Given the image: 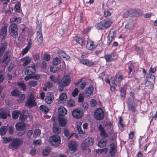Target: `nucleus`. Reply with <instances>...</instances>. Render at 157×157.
<instances>
[{
  "label": "nucleus",
  "instance_id": "1",
  "mask_svg": "<svg viewBox=\"0 0 157 157\" xmlns=\"http://www.w3.org/2000/svg\"><path fill=\"white\" fill-rule=\"evenodd\" d=\"M36 70L35 67L32 66L28 67L26 69L25 73L27 76L25 77V79L28 81L30 79L33 78L36 80L39 79L40 76L38 74H35Z\"/></svg>",
  "mask_w": 157,
  "mask_h": 157
},
{
  "label": "nucleus",
  "instance_id": "2",
  "mask_svg": "<svg viewBox=\"0 0 157 157\" xmlns=\"http://www.w3.org/2000/svg\"><path fill=\"white\" fill-rule=\"evenodd\" d=\"M71 78L69 75H64L62 79L57 82L58 90L59 91L63 90L65 87L68 86L71 82Z\"/></svg>",
  "mask_w": 157,
  "mask_h": 157
},
{
  "label": "nucleus",
  "instance_id": "3",
  "mask_svg": "<svg viewBox=\"0 0 157 157\" xmlns=\"http://www.w3.org/2000/svg\"><path fill=\"white\" fill-rule=\"evenodd\" d=\"M113 23V21L112 20L106 18L97 23L96 25V27L98 29H103L104 28L108 29L111 26Z\"/></svg>",
  "mask_w": 157,
  "mask_h": 157
},
{
  "label": "nucleus",
  "instance_id": "4",
  "mask_svg": "<svg viewBox=\"0 0 157 157\" xmlns=\"http://www.w3.org/2000/svg\"><path fill=\"white\" fill-rule=\"evenodd\" d=\"M23 143L22 139L19 138L14 139L12 140L8 146L9 148L12 149L13 150L17 149L18 147L22 145Z\"/></svg>",
  "mask_w": 157,
  "mask_h": 157
},
{
  "label": "nucleus",
  "instance_id": "5",
  "mask_svg": "<svg viewBox=\"0 0 157 157\" xmlns=\"http://www.w3.org/2000/svg\"><path fill=\"white\" fill-rule=\"evenodd\" d=\"M17 25L15 23L11 24L9 28V31L10 36L14 38L17 37L18 35Z\"/></svg>",
  "mask_w": 157,
  "mask_h": 157
},
{
  "label": "nucleus",
  "instance_id": "6",
  "mask_svg": "<svg viewBox=\"0 0 157 157\" xmlns=\"http://www.w3.org/2000/svg\"><path fill=\"white\" fill-rule=\"evenodd\" d=\"M49 142L51 145L58 147L61 144V139L58 136L53 135L49 138Z\"/></svg>",
  "mask_w": 157,
  "mask_h": 157
},
{
  "label": "nucleus",
  "instance_id": "7",
  "mask_svg": "<svg viewBox=\"0 0 157 157\" xmlns=\"http://www.w3.org/2000/svg\"><path fill=\"white\" fill-rule=\"evenodd\" d=\"M11 57V52L10 51H6L4 54L2 60L4 66L5 67L8 65L10 60Z\"/></svg>",
  "mask_w": 157,
  "mask_h": 157
},
{
  "label": "nucleus",
  "instance_id": "8",
  "mask_svg": "<svg viewBox=\"0 0 157 157\" xmlns=\"http://www.w3.org/2000/svg\"><path fill=\"white\" fill-rule=\"evenodd\" d=\"M16 129L18 131H20L17 133V135L19 136H23L25 132V125L21 123H18L15 125Z\"/></svg>",
  "mask_w": 157,
  "mask_h": 157
},
{
  "label": "nucleus",
  "instance_id": "9",
  "mask_svg": "<svg viewBox=\"0 0 157 157\" xmlns=\"http://www.w3.org/2000/svg\"><path fill=\"white\" fill-rule=\"evenodd\" d=\"M94 115L96 119L101 120L104 118V113L101 109L98 108L94 111Z\"/></svg>",
  "mask_w": 157,
  "mask_h": 157
},
{
  "label": "nucleus",
  "instance_id": "10",
  "mask_svg": "<svg viewBox=\"0 0 157 157\" xmlns=\"http://www.w3.org/2000/svg\"><path fill=\"white\" fill-rule=\"evenodd\" d=\"M117 56L115 53H113L111 54H106L105 56L107 62H111L116 60L117 58Z\"/></svg>",
  "mask_w": 157,
  "mask_h": 157
},
{
  "label": "nucleus",
  "instance_id": "11",
  "mask_svg": "<svg viewBox=\"0 0 157 157\" xmlns=\"http://www.w3.org/2000/svg\"><path fill=\"white\" fill-rule=\"evenodd\" d=\"M26 106L31 108L35 105V99L32 96H30L26 101L25 104Z\"/></svg>",
  "mask_w": 157,
  "mask_h": 157
},
{
  "label": "nucleus",
  "instance_id": "12",
  "mask_svg": "<svg viewBox=\"0 0 157 157\" xmlns=\"http://www.w3.org/2000/svg\"><path fill=\"white\" fill-rule=\"evenodd\" d=\"M69 150L71 151V153L75 152L77 149V143L74 141H71L68 145Z\"/></svg>",
  "mask_w": 157,
  "mask_h": 157
},
{
  "label": "nucleus",
  "instance_id": "13",
  "mask_svg": "<svg viewBox=\"0 0 157 157\" xmlns=\"http://www.w3.org/2000/svg\"><path fill=\"white\" fill-rule=\"evenodd\" d=\"M128 107L129 109L132 112H134L136 107L135 103L133 99L129 98L127 101Z\"/></svg>",
  "mask_w": 157,
  "mask_h": 157
},
{
  "label": "nucleus",
  "instance_id": "14",
  "mask_svg": "<svg viewBox=\"0 0 157 157\" xmlns=\"http://www.w3.org/2000/svg\"><path fill=\"white\" fill-rule=\"evenodd\" d=\"M7 115L10 116L8 110L6 108L1 109L0 112V117L5 119L7 118Z\"/></svg>",
  "mask_w": 157,
  "mask_h": 157
},
{
  "label": "nucleus",
  "instance_id": "15",
  "mask_svg": "<svg viewBox=\"0 0 157 157\" xmlns=\"http://www.w3.org/2000/svg\"><path fill=\"white\" fill-rule=\"evenodd\" d=\"M54 96L52 93L49 92L46 95L45 100L46 102L48 104H51L53 101Z\"/></svg>",
  "mask_w": 157,
  "mask_h": 157
},
{
  "label": "nucleus",
  "instance_id": "16",
  "mask_svg": "<svg viewBox=\"0 0 157 157\" xmlns=\"http://www.w3.org/2000/svg\"><path fill=\"white\" fill-rule=\"evenodd\" d=\"M87 44L86 45V48L88 50H93L96 48V46L94 44V42L90 41L89 39L87 40Z\"/></svg>",
  "mask_w": 157,
  "mask_h": 157
},
{
  "label": "nucleus",
  "instance_id": "17",
  "mask_svg": "<svg viewBox=\"0 0 157 157\" xmlns=\"http://www.w3.org/2000/svg\"><path fill=\"white\" fill-rule=\"evenodd\" d=\"M21 61L24 62L23 64L24 67L26 66L31 61L32 58L29 56H26L21 59Z\"/></svg>",
  "mask_w": 157,
  "mask_h": 157
},
{
  "label": "nucleus",
  "instance_id": "18",
  "mask_svg": "<svg viewBox=\"0 0 157 157\" xmlns=\"http://www.w3.org/2000/svg\"><path fill=\"white\" fill-rule=\"evenodd\" d=\"M73 117L75 118L79 119L82 116V113L80 110L77 109L73 111L72 113Z\"/></svg>",
  "mask_w": 157,
  "mask_h": 157
},
{
  "label": "nucleus",
  "instance_id": "19",
  "mask_svg": "<svg viewBox=\"0 0 157 157\" xmlns=\"http://www.w3.org/2000/svg\"><path fill=\"white\" fill-rule=\"evenodd\" d=\"M7 27L5 26L2 27L0 31V38L2 40L4 39L7 34Z\"/></svg>",
  "mask_w": 157,
  "mask_h": 157
},
{
  "label": "nucleus",
  "instance_id": "20",
  "mask_svg": "<svg viewBox=\"0 0 157 157\" xmlns=\"http://www.w3.org/2000/svg\"><path fill=\"white\" fill-rule=\"evenodd\" d=\"M98 130L100 132V136L103 138H106L108 135L104 128L101 125H100L98 127Z\"/></svg>",
  "mask_w": 157,
  "mask_h": 157
},
{
  "label": "nucleus",
  "instance_id": "21",
  "mask_svg": "<svg viewBox=\"0 0 157 157\" xmlns=\"http://www.w3.org/2000/svg\"><path fill=\"white\" fill-rule=\"evenodd\" d=\"M66 98L67 96L65 94L62 93L59 96L58 104H61L64 103L66 101Z\"/></svg>",
  "mask_w": 157,
  "mask_h": 157
},
{
  "label": "nucleus",
  "instance_id": "22",
  "mask_svg": "<svg viewBox=\"0 0 157 157\" xmlns=\"http://www.w3.org/2000/svg\"><path fill=\"white\" fill-rule=\"evenodd\" d=\"M58 121L59 125L62 127L64 126L67 123V120L64 117H59Z\"/></svg>",
  "mask_w": 157,
  "mask_h": 157
},
{
  "label": "nucleus",
  "instance_id": "23",
  "mask_svg": "<svg viewBox=\"0 0 157 157\" xmlns=\"http://www.w3.org/2000/svg\"><path fill=\"white\" fill-rule=\"evenodd\" d=\"M67 113L66 109L63 107H60L58 109V114L59 115L64 116Z\"/></svg>",
  "mask_w": 157,
  "mask_h": 157
},
{
  "label": "nucleus",
  "instance_id": "24",
  "mask_svg": "<svg viewBox=\"0 0 157 157\" xmlns=\"http://www.w3.org/2000/svg\"><path fill=\"white\" fill-rule=\"evenodd\" d=\"M31 40H30V41L28 42L27 46L25 48L23 49L21 52V54L23 56L28 52L29 50L31 48Z\"/></svg>",
  "mask_w": 157,
  "mask_h": 157
},
{
  "label": "nucleus",
  "instance_id": "25",
  "mask_svg": "<svg viewBox=\"0 0 157 157\" xmlns=\"http://www.w3.org/2000/svg\"><path fill=\"white\" fill-rule=\"evenodd\" d=\"M135 24V21L132 20H130L127 24L125 25V28L127 29H131L134 26Z\"/></svg>",
  "mask_w": 157,
  "mask_h": 157
},
{
  "label": "nucleus",
  "instance_id": "26",
  "mask_svg": "<svg viewBox=\"0 0 157 157\" xmlns=\"http://www.w3.org/2000/svg\"><path fill=\"white\" fill-rule=\"evenodd\" d=\"M82 122H78L76 124V128L79 134H82L85 132V131L83 130L81 128Z\"/></svg>",
  "mask_w": 157,
  "mask_h": 157
},
{
  "label": "nucleus",
  "instance_id": "27",
  "mask_svg": "<svg viewBox=\"0 0 157 157\" xmlns=\"http://www.w3.org/2000/svg\"><path fill=\"white\" fill-rule=\"evenodd\" d=\"M93 86L92 85L90 86L88 88H86L85 91L86 96H89L91 95L93 93Z\"/></svg>",
  "mask_w": 157,
  "mask_h": 157
},
{
  "label": "nucleus",
  "instance_id": "28",
  "mask_svg": "<svg viewBox=\"0 0 157 157\" xmlns=\"http://www.w3.org/2000/svg\"><path fill=\"white\" fill-rule=\"evenodd\" d=\"M58 54L60 57L65 58L67 60L69 59V56L62 50H59L58 52Z\"/></svg>",
  "mask_w": 157,
  "mask_h": 157
},
{
  "label": "nucleus",
  "instance_id": "29",
  "mask_svg": "<svg viewBox=\"0 0 157 157\" xmlns=\"http://www.w3.org/2000/svg\"><path fill=\"white\" fill-rule=\"evenodd\" d=\"M63 133L65 136L68 139H69L74 134L73 133H70L68 130L66 128L63 129Z\"/></svg>",
  "mask_w": 157,
  "mask_h": 157
},
{
  "label": "nucleus",
  "instance_id": "30",
  "mask_svg": "<svg viewBox=\"0 0 157 157\" xmlns=\"http://www.w3.org/2000/svg\"><path fill=\"white\" fill-rule=\"evenodd\" d=\"M37 38L39 43H41L42 42L43 37L41 30L38 31L37 33Z\"/></svg>",
  "mask_w": 157,
  "mask_h": 157
},
{
  "label": "nucleus",
  "instance_id": "31",
  "mask_svg": "<svg viewBox=\"0 0 157 157\" xmlns=\"http://www.w3.org/2000/svg\"><path fill=\"white\" fill-rule=\"evenodd\" d=\"M8 130V127L6 126L2 127L0 128V134L1 136L5 135Z\"/></svg>",
  "mask_w": 157,
  "mask_h": 157
},
{
  "label": "nucleus",
  "instance_id": "32",
  "mask_svg": "<svg viewBox=\"0 0 157 157\" xmlns=\"http://www.w3.org/2000/svg\"><path fill=\"white\" fill-rule=\"evenodd\" d=\"M11 22H16L17 24H20L21 23V18L20 17H12L10 19Z\"/></svg>",
  "mask_w": 157,
  "mask_h": 157
},
{
  "label": "nucleus",
  "instance_id": "33",
  "mask_svg": "<svg viewBox=\"0 0 157 157\" xmlns=\"http://www.w3.org/2000/svg\"><path fill=\"white\" fill-rule=\"evenodd\" d=\"M61 62L60 58L57 57L54 58L52 62L53 65L56 66L60 63Z\"/></svg>",
  "mask_w": 157,
  "mask_h": 157
},
{
  "label": "nucleus",
  "instance_id": "34",
  "mask_svg": "<svg viewBox=\"0 0 157 157\" xmlns=\"http://www.w3.org/2000/svg\"><path fill=\"white\" fill-rule=\"evenodd\" d=\"M40 110L44 113H47L49 111V109L45 105H41L40 107Z\"/></svg>",
  "mask_w": 157,
  "mask_h": 157
},
{
  "label": "nucleus",
  "instance_id": "35",
  "mask_svg": "<svg viewBox=\"0 0 157 157\" xmlns=\"http://www.w3.org/2000/svg\"><path fill=\"white\" fill-rule=\"evenodd\" d=\"M20 111L17 110H15L13 112L12 114V117L14 119H17L20 113Z\"/></svg>",
  "mask_w": 157,
  "mask_h": 157
},
{
  "label": "nucleus",
  "instance_id": "36",
  "mask_svg": "<svg viewBox=\"0 0 157 157\" xmlns=\"http://www.w3.org/2000/svg\"><path fill=\"white\" fill-rule=\"evenodd\" d=\"M40 134V130L39 129H36L34 131L33 136L34 138H35L39 136Z\"/></svg>",
  "mask_w": 157,
  "mask_h": 157
},
{
  "label": "nucleus",
  "instance_id": "37",
  "mask_svg": "<svg viewBox=\"0 0 157 157\" xmlns=\"http://www.w3.org/2000/svg\"><path fill=\"white\" fill-rule=\"evenodd\" d=\"M85 141L90 146H92L94 143V140L91 137H88L85 140Z\"/></svg>",
  "mask_w": 157,
  "mask_h": 157
},
{
  "label": "nucleus",
  "instance_id": "38",
  "mask_svg": "<svg viewBox=\"0 0 157 157\" xmlns=\"http://www.w3.org/2000/svg\"><path fill=\"white\" fill-rule=\"evenodd\" d=\"M145 86L148 89H152L153 88V85L152 82L150 81H147L145 83Z\"/></svg>",
  "mask_w": 157,
  "mask_h": 157
},
{
  "label": "nucleus",
  "instance_id": "39",
  "mask_svg": "<svg viewBox=\"0 0 157 157\" xmlns=\"http://www.w3.org/2000/svg\"><path fill=\"white\" fill-rule=\"evenodd\" d=\"M120 92L121 93V97L123 98H124L126 95V89L124 87L122 88Z\"/></svg>",
  "mask_w": 157,
  "mask_h": 157
},
{
  "label": "nucleus",
  "instance_id": "40",
  "mask_svg": "<svg viewBox=\"0 0 157 157\" xmlns=\"http://www.w3.org/2000/svg\"><path fill=\"white\" fill-rule=\"evenodd\" d=\"M20 94V91L17 89H14L11 92V95L13 96H18Z\"/></svg>",
  "mask_w": 157,
  "mask_h": 157
},
{
  "label": "nucleus",
  "instance_id": "41",
  "mask_svg": "<svg viewBox=\"0 0 157 157\" xmlns=\"http://www.w3.org/2000/svg\"><path fill=\"white\" fill-rule=\"evenodd\" d=\"M108 150V149L107 148H105L103 149H98L97 150L96 152L99 154L101 153H102L103 152H104L106 154Z\"/></svg>",
  "mask_w": 157,
  "mask_h": 157
},
{
  "label": "nucleus",
  "instance_id": "42",
  "mask_svg": "<svg viewBox=\"0 0 157 157\" xmlns=\"http://www.w3.org/2000/svg\"><path fill=\"white\" fill-rule=\"evenodd\" d=\"M106 145V142L103 139H101L98 144V146L101 147L105 146Z\"/></svg>",
  "mask_w": 157,
  "mask_h": 157
},
{
  "label": "nucleus",
  "instance_id": "43",
  "mask_svg": "<svg viewBox=\"0 0 157 157\" xmlns=\"http://www.w3.org/2000/svg\"><path fill=\"white\" fill-rule=\"evenodd\" d=\"M53 82L50 81H48L46 82L44 84V86L48 88H51L53 86Z\"/></svg>",
  "mask_w": 157,
  "mask_h": 157
},
{
  "label": "nucleus",
  "instance_id": "44",
  "mask_svg": "<svg viewBox=\"0 0 157 157\" xmlns=\"http://www.w3.org/2000/svg\"><path fill=\"white\" fill-rule=\"evenodd\" d=\"M53 130L54 132L56 134H59L60 132L61 128L59 127L54 126L53 128Z\"/></svg>",
  "mask_w": 157,
  "mask_h": 157
},
{
  "label": "nucleus",
  "instance_id": "45",
  "mask_svg": "<svg viewBox=\"0 0 157 157\" xmlns=\"http://www.w3.org/2000/svg\"><path fill=\"white\" fill-rule=\"evenodd\" d=\"M21 4L20 3H17L15 6L14 10L17 12H19L20 10Z\"/></svg>",
  "mask_w": 157,
  "mask_h": 157
},
{
  "label": "nucleus",
  "instance_id": "46",
  "mask_svg": "<svg viewBox=\"0 0 157 157\" xmlns=\"http://www.w3.org/2000/svg\"><path fill=\"white\" fill-rule=\"evenodd\" d=\"M50 151V149L48 147H46L43 151V154L44 155L46 156L48 155Z\"/></svg>",
  "mask_w": 157,
  "mask_h": 157
},
{
  "label": "nucleus",
  "instance_id": "47",
  "mask_svg": "<svg viewBox=\"0 0 157 157\" xmlns=\"http://www.w3.org/2000/svg\"><path fill=\"white\" fill-rule=\"evenodd\" d=\"M67 105L69 107H73L75 105V102L73 100H70L67 102Z\"/></svg>",
  "mask_w": 157,
  "mask_h": 157
},
{
  "label": "nucleus",
  "instance_id": "48",
  "mask_svg": "<svg viewBox=\"0 0 157 157\" xmlns=\"http://www.w3.org/2000/svg\"><path fill=\"white\" fill-rule=\"evenodd\" d=\"M37 84V82L36 81L32 80L29 82L28 85L30 87H34L36 86Z\"/></svg>",
  "mask_w": 157,
  "mask_h": 157
},
{
  "label": "nucleus",
  "instance_id": "49",
  "mask_svg": "<svg viewBox=\"0 0 157 157\" xmlns=\"http://www.w3.org/2000/svg\"><path fill=\"white\" fill-rule=\"evenodd\" d=\"M88 146V144H87L85 140L84 142L82 143L81 147L82 150H86L87 148V147Z\"/></svg>",
  "mask_w": 157,
  "mask_h": 157
},
{
  "label": "nucleus",
  "instance_id": "50",
  "mask_svg": "<svg viewBox=\"0 0 157 157\" xmlns=\"http://www.w3.org/2000/svg\"><path fill=\"white\" fill-rule=\"evenodd\" d=\"M19 99H18V102L19 103H21L23 101L25 98V95L23 94H20L18 96Z\"/></svg>",
  "mask_w": 157,
  "mask_h": 157
},
{
  "label": "nucleus",
  "instance_id": "51",
  "mask_svg": "<svg viewBox=\"0 0 157 157\" xmlns=\"http://www.w3.org/2000/svg\"><path fill=\"white\" fill-rule=\"evenodd\" d=\"M76 40L77 43L80 44L82 45L84 44L83 40V39L81 37H77L76 39Z\"/></svg>",
  "mask_w": 157,
  "mask_h": 157
},
{
  "label": "nucleus",
  "instance_id": "52",
  "mask_svg": "<svg viewBox=\"0 0 157 157\" xmlns=\"http://www.w3.org/2000/svg\"><path fill=\"white\" fill-rule=\"evenodd\" d=\"M40 56L39 54L36 53L33 56V59L35 61H38L40 59Z\"/></svg>",
  "mask_w": 157,
  "mask_h": 157
},
{
  "label": "nucleus",
  "instance_id": "53",
  "mask_svg": "<svg viewBox=\"0 0 157 157\" xmlns=\"http://www.w3.org/2000/svg\"><path fill=\"white\" fill-rule=\"evenodd\" d=\"M3 143L6 144L7 143H8L10 142L11 141H12L11 138L10 137H4L3 138Z\"/></svg>",
  "mask_w": 157,
  "mask_h": 157
},
{
  "label": "nucleus",
  "instance_id": "54",
  "mask_svg": "<svg viewBox=\"0 0 157 157\" xmlns=\"http://www.w3.org/2000/svg\"><path fill=\"white\" fill-rule=\"evenodd\" d=\"M50 58L51 56L49 54H45L44 55V59L47 61H49L50 60Z\"/></svg>",
  "mask_w": 157,
  "mask_h": 157
},
{
  "label": "nucleus",
  "instance_id": "55",
  "mask_svg": "<svg viewBox=\"0 0 157 157\" xmlns=\"http://www.w3.org/2000/svg\"><path fill=\"white\" fill-rule=\"evenodd\" d=\"M111 34V33H109L108 36V40L107 41V43L109 44H110L113 39V37Z\"/></svg>",
  "mask_w": 157,
  "mask_h": 157
},
{
  "label": "nucleus",
  "instance_id": "56",
  "mask_svg": "<svg viewBox=\"0 0 157 157\" xmlns=\"http://www.w3.org/2000/svg\"><path fill=\"white\" fill-rule=\"evenodd\" d=\"M27 118V117L26 116L21 114L20 116L19 119L20 121L23 122L25 121Z\"/></svg>",
  "mask_w": 157,
  "mask_h": 157
},
{
  "label": "nucleus",
  "instance_id": "57",
  "mask_svg": "<svg viewBox=\"0 0 157 157\" xmlns=\"http://www.w3.org/2000/svg\"><path fill=\"white\" fill-rule=\"evenodd\" d=\"M115 148H110L109 150V154L111 156H113L115 153Z\"/></svg>",
  "mask_w": 157,
  "mask_h": 157
},
{
  "label": "nucleus",
  "instance_id": "58",
  "mask_svg": "<svg viewBox=\"0 0 157 157\" xmlns=\"http://www.w3.org/2000/svg\"><path fill=\"white\" fill-rule=\"evenodd\" d=\"M81 106L84 110H86L88 109V105L86 103L84 102L82 103Z\"/></svg>",
  "mask_w": 157,
  "mask_h": 157
},
{
  "label": "nucleus",
  "instance_id": "59",
  "mask_svg": "<svg viewBox=\"0 0 157 157\" xmlns=\"http://www.w3.org/2000/svg\"><path fill=\"white\" fill-rule=\"evenodd\" d=\"M94 65V62L92 61L91 60L89 59H87V65L86 66L91 67L93 66Z\"/></svg>",
  "mask_w": 157,
  "mask_h": 157
},
{
  "label": "nucleus",
  "instance_id": "60",
  "mask_svg": "<svg viewBox=\"0 0 157 157\" xmlns=\"http://www.w3.org/2000/svg\"><path fill=\"white\" fill-rule=\"evenodd\" d=\"M49 78L54 83H56L57 81V78L53 75H50Z\"/></svg>",
  "mask_w": 157,
  "mask_h": 157
},
{
  "label": "nucleus",
  "instance_id": "61",
  "mask_svg": "<svg viewBox=\"0 0 157 157\" xmlns=\"http://www.w3.org/2000/svg\"><path fill=\"white\" fill-rule=\"evenodd\" d=\"M3 12L6 14H10L11 13V11L9 8L4 9L3 10Z\"/></svg>",
  "mask_w": 157,
  "mask_h": 157
},
{
  "label": "nucleus",
  "instance_id": "62",
  "mask_svg": "<svg viewBox=\"0 0 157 157\" xmlns=\"http://www.w3.org/2000/svg\"><path fill=\"white\" fill-rule=\"evenodd\" d=\"M78 92V89L77 88H76L72 92V95L73 96L75 97L77 95Z\"/></svg>",
  "mask_w": 157,
  "mask_h": 157
},
{
  "label": "nucleus",
  "instance_id": "63",
  "mask_svg": "<svg viewBox=\"0 0 157 157\" xmlns=\"http://www.w3.org/2000/svg\"><path fill=\"white\" fill-rule=\"evenodd\" d=\"M111 14V13L108 10H105L104 13V16L105 17H106L107 16H110Z\"/></svg>",
  "mask_w": 157,
  "mask_h": 157
},
{
  "label": "nucleus",
  "instance_id": "64",
  "mask_svg": "<svg viewBox=\"0 0 157 157\" xmlns=\"http://www.w3.org/2000/svg\"><path fill=\"white\" fill-rule=\"evenodd\" d=\"M17 85L19 86L23 90H24L25 89V86L23 83H18Z\"/></svg>",
  "mask_w": 157,
  "mask_h": 157
}]
</instances>
